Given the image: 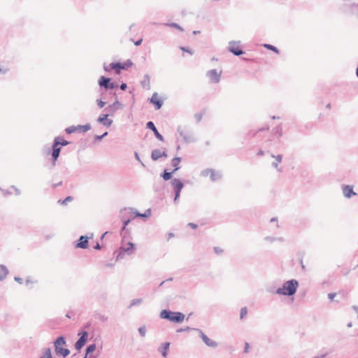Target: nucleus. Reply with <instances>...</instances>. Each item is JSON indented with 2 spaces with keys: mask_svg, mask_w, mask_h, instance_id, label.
Masks as SVG:
<instances>
[{
  "mask_svg": "<svg viewBox=\"0 0 358 358\" xmlns=\"http://www.w3.org/2000/svg\"><path fill=\"white\" fill-rule=\"evenodd\" d=\"M99 85L101 87H104L106 89H113L117 85L110 83V79L101 76L99 80Z\"/></svg>",
  "mask_w": 358,
  "mask_h": 358,
  "instance_id": "obj_8",
  "label": "nucleus"
},
{
  "mask_svg": "<svg viewBox=\"0 0 358 358\" xmlns=\"http://www.w3.org/2000/svg\"><path fill=\"white\" fill-rule=\"evenodd\" d=\"M180 163V158L175 157L172 159V166L174 167L173 172L177 171L179 169V164Z\"/></svg>",
  "mask_w": 358,
  "mask_h": 358,
  "instance_id": "obj_21",
  "label": "nucleus"
},
{
  "mask_svg": "<svg viewBox=\"0 0 358 358\" xmlns=\"http://www.w3.org/2000/svg\"><path fill=\"white\" fill-rule=\"evenodd\" d=\"M214 250L215 252L217 254L222 253L223 252V249L221 248L220 247H215Z\"/></svg>",
  "mask_w": 358,
  "mask_h": 358,
  "instance_id": "obj_34",
  "label": "nucleus"
},
{
  "mask_svg": "<svg viewBox=\"0 0 358 358\" xmlns=\"http://www.w3.org/2000/svg\"><path fill=\"white\" fill-rule=\"evenodd\" d=\"M78 248L86 249L88 247V238L87 236H82L79 239V242L76 245Z\"/></svg>",
  "mask_w": 358,
  "mask_h": 358,
  "instance_id": "obj_13",
  "label": "nucleus"
},
{
  "mask_svg": "<svg viewBox=\"0 0 358 358\" xmlns=\"http://www.w3.org/2000/svg\"><path fill=\"white\" fill-rule=\"evenodd\" d=\"M65 341L63 337H59L55 342V352L57 355H62L64 357L69 355L70 353L69 350L65 348Z\"/></svg>",
  "mask_w": 358,
  "mask_h": 358,
  "instance_id": "obj_3",
  "label": "nucleus"
},
{
  "mask_svg": "<svg viewBox=\"0 0 358 358\" xmlns=\"http://www.w3.org/2000/svg\"><path fill=\"white\" fill-rule=\"evenodd\" d=\"M222 73V70L217 71L213 69L207 73V77L210 83H218L220 80Z\"/></svg>",
  "mask_w": 358,
  "mask_h": 358,
  "instance_id": "obj_6",
  "label": "nucleus"
},
{
  "mask_svg": "<svg viewBox=\"0 0 358 358\" xmlns=\"http://www.w3.org/2000/svg\"><path fill=\"white\" fill-rule=\"evenodd\" d=\"M60 150H61L60 147H58L55 144H53L52 156L54 162H55L57 159V158L59 157V155L60 153Z\"/></svg>",
  "mask_w": 358,
  "mask_h": 358,
  "instance_id": "obj_18",
  "label": "nucleus"
},
{
  "mask_svg": "<svg viewBox=\"0 0 358 358\" xmlns=\"http://www.w3.org/2000/svg\"><path fill=\"white\" fill-rule=\"evenodd\" d=\"M126 88H127V84H125V83H122V84L120 85V89H121L122 90H126Z\"/></svg>",
  "mask_w": 358,
  "mask_h": 358,
  "instance_id": "obj_40",
  "label": "nucleus"
},
{
  "mask_svg": "<svg viewBox=\"0 0 358 358\" xmlns=\"http://www.w3.org/2000/svg\"><path fill=\"white\" fill-rule=\"evenodd\" d=\"M133 63L131 61H127L124 63H111L108 66H104V70L108 71L114 69L116 73L119 74L121 69H127L132 66Z\"/></svg>",
  "mask_w": 358,
  "mask_h": 358,
  "instance_id": "obj_4",
  "label": "nucleus"
},
{
  "mask_svg": "<svg viewBox=\"0 0 358 358\" xmlns=\"http://www.w3.org/2000/svg\"><path fill=\"white\" fill-rule=\"evenodd\" d=\"M249 348H250V345H249L248 343L246 342L245 343L244 352H246V353L248 352H249Z\"/></svg>",
  "mask_w": 358,
  "mask_h": 358,
  "instance_id": "obj_38",
  "label": "nucleus"
},
{
  "mask_svg": "<svg viewBox=\"0 0 358 358\" xmlns=\"http://www.w3.org/2000/svg\"><path fill=\"white\" fill-rule=\"evenodd\" d=\"M150 214H151V212H150V210L149 209L144 214L136 213V216L146 217L150 216Z\"/></svg>",
  "mask_w": 358,
  "mask_h": 358,
  "instance_id": "obj_27",
  "label": "nucleus"
},
{
  "mask_svg": "<svg viewBox=\"0 0 358 358\" xmlns=\"http://www.w3.org/2000/svg\"><path fill=\"white\" fill-rule=\"evenodd\" d=\"M142 41H143V39H142V38H140V39H139L138 41H137L136 42H134V44H135L136 45H139L141 43Z\"/></svg>",
  "mask_w": 358,
  "mask_h": 358,
  "instance_id": "obj_42",
  "label": "nucleus"
},
{
  "mask_svg": "<svg viewBox=\"0 0 358 358\" xmlns=\"http://www.w3.org/2000/svg\"><path fill=\"white\" fill-rule=\"evenodd\" d=\"M169 238H171V237H173V234H169Z\"/></svg>",
  "mask_w": 358,
  "mask_h": 358,
  "instance_id": "obj_46",
  "label": "nucleus"
},
{
  "mask_svg": "<svg viewBox=\"0 0 358 358\" xmlns=\"http://www.w3.org/2000/svg\"><path fill=\"white\" fill-rule=\"evenodd\" d=\"M95 249H99L100 248V245L99 244H97L95 247H94Z\"/></svg>",
  "mask_w": 358,
  "mask_h": 358,
  "instance_id": "obj_45",
  "label": "nucleus"
},
{
  "mask_svg": "<svg viewBox=\"0 0 358 358\" xmlns=\"http://www.w3.org/2000/svg\"><path fill=\"white\" fill-rule=\"evenodd\" d=\"M95 348H96L95 345H89L86 349L87 353L88 354V353H91V352H94L95 350Z\"/></svg>",
  "mask_w": 358,
  "mask_h": 358,
  "instance_id": "obj_30",
  "label": "nucleus"
},
{
  "mask_svg": "<svg viewBox=\"0 0 358 358\" xmlns=\"http://www.w3.org/2000/svg\"><path fill=\"white\" fill-rule=\"evenodd\" d=\"M336 293H329V294H328V297H329V299L331 301H333V300H334V297L336 296Z\"/></svg>",
  "mask_w": 358,
  "mask_h": 358,
  "instance_id": "obj_37",
  "label": "nucleus"
},
{
  "mask_svg": "<svg viewBox=\"0 0 358 358\" xmlns=\"http://www.w3.org/2000/svg\"><path fill=\"white\" fill-rule=\"evenodd\" d=\"M229 50L235 55H241L243 54L240 42L231 41L229 43Z\"/></svg>",
  "mask_w": 358,
  "mask_h": 358,
  "instance_id": "obj_7",
  "label": "nucleus"
},
{
  "mask_svg": "<svg viewBox=\"0 0 358 358\" xmlns=\"http://www.w3.org/2000/svg\"><path fill=\"white\" fill-rule=\"evenodd\" d=\"M150 102L155 106L157 110L159 109L163 103V101L157 93H154L150 98Z\"/></svg>",
  "mask_w": 358,
  "mask_h": 358,
  "instance_id": "obj_10",
  "label": "nucleus"
},
{
  "mask_svg": "<svg viewBox=\"0 0 358 358\" xmlns=\"http://www.w3.org/2000/svg\"><path fill=\"white\" fill-rule=\"evenodd\" d=\"M77 129V132H86L91 129L90 124H87L85 125H78L76 126Z\"/></svg>",
  "mask_w": 358,
  "mask_h": 358,
  "instance_id": "obj_20",
  "label": "nucleus"
},
{
  "mask_svg": "<svg viewBox=\"0 0 358 358\" xmlns=\"http://www.w3.org/2000/svg\"><path fill=\"white\" fill-rule=\"evenodd\" d=\"M134 250L135 247L134 243L131 242L122 243L120 248V251L116 257L117 260L122 259L124 257V253H127L129 255L132 254Z\"/></svg>",
  "mask_w": 358,
  "mask_h": 358,
  "instance_id": "obj_5",
  "label": "nucleus"
},
{
  "mask_svg": "<svg viewBox=\"0 0 358 358\" xmlns=\"http://www.w3.org/2000/svg\"><path fill=\"white\" fill-rule=\"evenodd\" d=\"M188 226L190 227L193 229H196L197 228V224H196L194 223H192V222L189 223Z\"/></svg>",
  "mask_w": 358,
  "mask_h": 358,
  "instance_id": "obj_39",
  "label": "nucleus"
},
{
  "mask_svg": "<svg viewBox=\"0 0 358 358\" xmlns=\"http://www.w3.org/2000/svg\"><path fill=\"white\" fill-rule=\"evenodd\" d=\"M97 104L100 108H103L105 106V102L101 100H97Z\"/></svg>",
  "mask_w": 358,
  "mask_h": 358,
  "instance_id": "obj_36",
  "label": "nucleus"
},
{
  "mask_svg": "<svg viewBox=\"0 0 358 358\" xmlns=\"http://www.w3.org/2000/svg\"><path fill=\"white\" fill-rule=\"evenodd\" d=\"M138 331L141 336H144L145 335L146 330L145 327H141Z\"/></svg>",
  "mask_w": 358,
  "mask_h": 358,
  "instance_id": "obj_33",
  "label": "nucleus"
},
{
  "mask_svg": "<svg viewBox=\"0 0 358 358\" xmlns=\"http://www.w3.org/2000/svg\"><path fill=\"white\" fill-rule=\"evenodd\" d=\"M108 114L101 115L99 116L98 121L100 123H102L103 125H105L106 127H109L112 124L113 120L110 119H108Z\"/></svg>",
  "mask_w": 358,
  "mask_h": 358,
  "instance_id": "obj_15",
  "label": "nucleus"
},
{
  "mask_svg": "<svg viewBox=\"0 0 358 358\" xmlns=\"http://www.w3.org/2000/svg\"><path fill=\"white\" fill-rule=\"evenodd\" d=\"M248 314V310L245 307L241 309V319H243Z\"/></svg>",
  "mask_w": 358,
  "mask_h": 358,
  "instance_id": "obj_28",
  "label": "nucleus"
},
{
  "mask_svg": "<svg viewBox=\"0 0 358 358\" xmlns=\"http://www.w3.org/2000/svg\"><path fill=\"white\" fill-rule=\"evenodd\" d=\"M41 358H52L51 350L50 348L45 349L43 355Z\"/></svg>",
  "mask_w": 358,
  "mask_h": 358,
  "instance_id": "obj_24",
  "label": "nucleus"
},
{
  "mask_svg": "<svg viewBox=\"0 0 358 358\" xmlns=\"http://www.w3.org/2000/svg\"><path fill=\"white\" fill-rule=\"evenodd\" d=\"M147 127L152 131H153L155 136L161 141H164V137L158 132L157 128L155 127L154 123L152 122H148L147 123Z\"/></svg>",
  "mask_w": 358,
  "mask_h": 358,
  "instance_id": "obj_12",
  "label": "nucleus"
},
{
  "mask_svg": "<svg viewBox=\"0 0 358 358\" xmlns=\"http://www.w3.org/2000/svg\"><path fill=\"white\" fill-rule=\"evenodd\" d=\"M327 108H330V104H327Z\"/></svg>",
  "mask_w": 358,
  "mask_h": 358,
  "instance_id": "obj_49",
  "label": "nucleus"
},
{
  "mask_svg": "<svg viewBox=\"0 0 358 358\" xmlns=\"http://www.w3.org/2000/svg\"><path fill=\"white\" fill-rule=\"evenodd\" d=\"M298 282L294 280H288L283 285L282 287L278 288L277 293L283 295H293L298 287Z\"/></svg>",
  "mask_w": 358,
  "mask_h": 358,
  "instance_id": "obj_1",
  "label": "nucleus"
},
{
  "mask_svg": "<svg viewBox=\"0 0 358 358\" xmlns=\"http://www.w3.org/2000/svg\"><path fill=\"white\" fill-rule=\"evenodd\" d=\"M172 185L176 191L175 200H177L180 196V192L183 187V184L179 179L176 178L172 181Z\"/></svg>",
  "mask_w": 358,
  "mask_h": 358,
  "instance_id": "obj_9",
  "label": "nucleus"
},
{
  "mask_svg": "<svg viewBox=\"0 0 358 358\" xmlns=\"http://www.w3.org/2000/svg\"><path fill=\"white\" fill-rule=\"evenodd\" d=\"M343 192L345 197L350 198L353 195H355L356 193L353 191L352 187L350 185H345L343 187Z\"/></svg>",
  "mask_w": 358,
  "mask_h": 358,
  "instance_id": "obj_16",
  "label": "nucleus"
},
{
  "mask_svg": "<svg viewBox=\"0 0 358 358\" xmlns=\"http://www.w3.org/2000/svg\"><path fill=\"white\" fill-rule=\"evenodd\" d=\"M201 338L203 340V341L209 347H215L217 346L216 342L213 341L212 339L209 338L206 334H204L203 332L200 333Z\"/></svg>",
  "mask_w": 358,
  "mask_h": 358,
  "instance_id": "obj_14",
  "label": "nucleus"
},
{
  "mask_svg": "<svg viewBox=\"0 0 358 358\" xmlns=\"http://www.w3.org/2000/svg\"><path fill=\"white\" fill-rule=\"evenodd\" d=\"M160 317L175 323L182 322L185 320L184 314L180 312H171L166 310H164L161 312Z\"/></svg>",
  "mask_w": 358,
  "mask_h": 358,
  "instance_id": "obj_2",
  "label": "nucleus"
},
{
  "mask_svg": "<svg viewBox=\"0 0 358 358\" xmlns=\"http://www.w3.org/2000/svg\"><path fill=\"white\" fill-rule=\"evenodd\" d=\"M275 159H276L277 163H280L282 160L280 155H278L277 157H275Z\"/></svg>",
  "mask_w": 358,
  "mask_h": 358,
  "instance_id": "obj_41",
  "label": "nucleus"
},
{
  "mask_svg": "<svg viewBox=\"0 0 358 358\" xmlns=\"http://www.w3.org/2000/svg\"><path fill=\"white\" fill-rule=\"evenodd\" d=\"M107 134H108V133H107V132H105L102 136H101L100 137H99V138H100V139H101V138H103V136H106Z\"/></svg>",
  "mask_w": 358,
  "mask_h": 358,
  "instance_id": "obj_44",
  "label": "nucleus"
},
{
  "mask_svg": "<svg viewBox=\"0 0 358 358\" xmlns=\"http://www.w3.org/2000/svg\"><path fill=\"white\" fill-rule=\"evenodd\" d=\"M170 26L172 27L176 28L180 31H182V29L178 24H177L176 23L171 24H170Z\"/></svg>",
  "mask_w": 358,
  "mask_h": 358,
  "instance_id": "obj_35",
  "label": "nucleus"
},
{
  "mask_svg": "<svg viewBox=\"0 0 358 358\" xmlns=\"http://www.w3.org/2000/svg\"><path fill=\"white\" fill-rule=\"evenodd\" d=\"M171 175H172V172H166V171H165L164 175H163V178L165 180H168L171 179Z\"/></svg>",
  "mask_w": 358,
  "mask_h": 358,
  "instance_id": "obj_29",
  "label": "nucleus"
},
{
  "mask_svg": "<svg viewBox=\"0 0 358 358\" xmlns=\"http://www.w3.org/2000/svg\"><path fill=\"white\" fill-rule=\"evenodd\" d=\"M180 49L183 51V52H186L187 53H189L190 55H193V52L192 50L190 49H188V48H183V47H181Z\"/></svg>",
  "mask_w": 358,
  "mask_h": 358,
  "instance_id": "obj_32",
  "label": "nucleus"
},
{
  "mask_svg": "<svg viewBox=\"0 0 358 358\" xmlns=\"http://www.w3.org/2000/svg\"><path fill=\"white\" fill-rule=\"evenodd\" d=\"M169 346H170V343H165L164 344L163 350H162V354L164 357H166Z\"/></svg>",
  "mask_w": 358,
  "mask_h": 358,
  "instance_id": "obj_23",
  "label": "nucleus"
},
{
  "mask_svg": "<svg viewBox=\"0 0 358 358\" xmlns=\"http://www.w3.org/2000/svg\"><path fill=\"white\" fill-rule=\"evenodd\" d=\"M87 336H88L87 332L84 331L82 334L80 338L76 343V348L78 350H80L84 346V345L85 344V343L87 341Z\"/></svg>",
  "mask_w": 358,
  "mask_h": 358,
  "instance_id": "obj_11",
  "label": "nucleus"
},
{
  "mask_svg": "<svg viewBox=\"0 0 358 358\" xmlns=\"http://www.w3.org/2000/svg\"><path fill=\"white\" fill-rule=\"evenodd\" d=\"M65 131L67 134H72V133L77 132V129H76V126H71V127L66 128L65 129Z\"/></svg>",
  "mask_w": 358,
  "mask_h": 358,
  "instance_id": "obj_25",
  "label": "nucleus"
},
{
  "mask_svg": "<svg viewBox=\"0 0 358 358\" xmlns=\"http://www.w3.org/2000/svg\"><path fill=\"white\" fill-rule=\"evenodd\" d=\"M282 135V129H280V132H279V136H281Z\"/></svg>",
  "mask_w": 358,
  "mask_h": 358,
  "instance_id": "obj_47",
  "label": "nucleus"
},
{
  "mask_svg": "<svg viewBox=\"0 0 358 358\" xmlns=\"http://www.w3.org/2000/svg\"><path fill=\"white\" fill-rule=\"evenodd\" d=\"M129 222V220L124 221V225L122 228V230L125 229L126 226L128 224Z\"/></svg>",
  "mask_w": 358,
  "mask_h": 358,
  "instance_id": "obj_43",
  "label": "nucleus"
},
{
  "mask_svg": "<svg viewBox=\"0 0 358 358\" xmlns=\"http://www.w3.org/2000/svg\"><path fill=\"white\" fill-rule=\"evenodd\" d=\"M356 73H357V76L358 77V68L357 69Z\"/></svg>",
  "mask_w": 358,
  "mask_h": 358,
  "instance_id": "obj_48",
  "label": "nucleus"
},
{
  "mask_svg": "<svg viewBox=\"0 0 358 358\" xmlns=\"http://www.w3.org/2000/svg\"><path fill=\"white\" fill-rule=\"evenodd\" d=\"M54 144L59 147L60 145L64 146L68 145L69 142L61 137H57L55 138Z\"/></svg>",
  "mask_w": 358,
  "mask_h": 358,
  "instance_id": "obj_19",
  "label": "nucleus"
},
{
  "mask_svg": "<svg viewBox=\"0 0 358 358\" xmlns=\"http://www.w3.org/2000/svg\"><path fill=\"white\" fill-rule=\"evenodd\" d=\"M167 155L165 152H162L159 150H155L152 152V159L153 160H157L158 159L162 157H166Z\"/></svg>",
  "mask_w": 358,
  "mask_h": 358,
  "instance_id": "obj_17",
  "label": "nucleus"
},
{
  "mask_svg": "<svg viewBox=\"0 0 358 358\" xmlns=\"http://www.w3.org/2000/svg\"><path fill=\"white\" fill-rule=\"evenodd\" d=\"M264 47L266 48L267 49H269V50L276 52V53H279V51L278 50V49L275 47L273 46L272 45L265 44Z\"/></svg>",
  "mask_w": 358,
  "mask_h": 358,
  "instance_id": "obj_26",
  "label": "nucleus"
},
{
  "mask_svg": "<svg viewBox=\"0 0 358 358\" xmlns=\"http://www.w3.org/2000/svg\"><path fill=\"white\" fill-rule=\"evenodd\" d=\"M8 274L7 268L3 266H0V280L4 278Z\"/></svg>",
  "mask_w": 358,
  "mask_h": 358,
  "instance_id": "obj_22",
  "label": "nucleus"
},
{
  "mask_svg": "<svg viewBox=\"0 0 358 358\" xmlns=\"http://www.w3.org/2000/svg\"><path fill=\"white\" fill-rule=\"evenodd\" d=\"M73 198L72 196H67L64 200L63 201H59V202H61L62 204H66L68 202L72 201Z\"/></svg>",
  "mask_w": 358,
  "mask_h": 358,
  "instance_id": "obj_31",
  "label": "nucleus"
}]
</instances>
